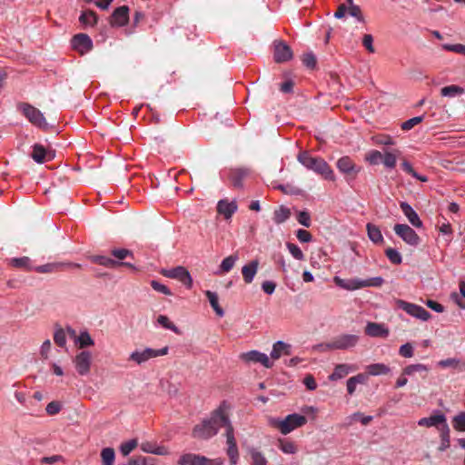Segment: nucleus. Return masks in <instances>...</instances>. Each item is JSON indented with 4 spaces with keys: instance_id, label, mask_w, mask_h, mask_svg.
I'll return each instance as SVG.
<instances>
[{
    "instance_id": "49530a36",
    "label": "nucleus",
    "mask_w": 465,
    "mask_h": 465,
    "mask_svg": "<svg viewBox=\"0 0 465 465\" xmlns=\"http://www.w3.org/2000/svg\"><path fill=\"white\" fill-rule=\"evenodd\" d=\"M385 254L387 258L391 261V262L393 264H401L402 262L401 253L393 248H387L385 251Z\"/></svg>"
},
{
    "instance_id": "de8ad7c7",
    "label": "nucleus",
    "mask_w": 465,
    "mask_h": 465,
    "mask_svg": "<svg viewBox=\"0 0 465 465\" xmlns=\"http://www.w3.org/2000/svg\"><path fill=\"white\" fill-rule=\"evenodd\" d=\"M138 445V441L135 439L130 440L121 444L120 450L124 456L130 454Z\"/></svg>"
},
{
    "instance_id": "39448f33",
    "label": "nucleus",
    "mask_w": 465,
    "mask_h": 465,
    "mask_svg": "<svg viewBox=\"0 0 465 465\" xmlns=\"http://www.w3.org/2000/svg\"><path fill=\"white\" fill-rule=\"evenodd\" d=\"M19 108L32 124L41 129L47 128V121L40 110L26 103L20 104Z\"/></svg>"
},
{
    "instance_id": "e433bc0d",
    "label": "nucleus",
    "mask_w": 465,
    "mask_h": 465,
    "mask_svg": "<svg viewBox=\"0 0 465 465\" xmlns=\"http://www.w3.org/2000/svg\"><path fill=\"white\" fill-rule=\"evenodd\" d=\"M464 89L459 85L451 84L440 89V94L446 97H455L464 94Z\"/></svg>"
},
{
    "instance_id": "c03bdc74",
    "label": "nucleus",
    "mask_w": 465,
    "mask_h": 465,
    "mask_svg": "<svg viewBox=\"0 0 465 465\" xmlns=\"http://www.w3.org/2000/svg\"><path fill=\"white\" fill-rule=\"evenodd\" d=\"M157 322L167 330H171L177 334L180 333L179 329L165 315H159L157 318Z\"/></svg>"
},
{
    "instance_id": "5701e85b",
    "label": "nucleus",
    "mask_w": 465,
    "mask_h": 465,
    "mask_svg": "<svg viewBox=\"0 0 465 465\" xmlns=\"http://www.w3.org/2000/svg\"><path fill=\"white\" fill-rule=\"evenodd\" d=\"M258 268V260H252L242 268V274L245 283L249 284L253 281L254 276L257 273Z\"/></svg>"
},
{
    "instance_id": "473e14b6",
    "label": "nucleus",
    "mask_w": 465,
    "mask_h": 465,
    "mask_svg": "<svg viewBox=\"0 0 465 465\" xmlns=\"http://www.w3.org/2000/svg\"><path fill=\"white\" fill-rule=\"evenodd\" d=\"M74 343L79 349H84L89 346H93L94 344V341L89 332L84 331L78 335Z\"/></svg>"
},
{
    "instance_id": "774afa93",
    "label": "nucleus",
    "mask_w": 465,
    "mask_h": 465,
    "mask_svg": "<svg viewBox=\"0 0 465 465\" xmlns=\"http://www.w3.org/2000/svg\"><path fill=\"white\" fill-rule=\"evenodd\" d=\"M61 410V404L57 401H51L47 404L45 411L49 415L57 414Z\"/></svg>"
},
{
    "instance_id": "338daca9",
    "label": "nucleus",
    "mask_w": 465,
    "mask_h": 465,
    "mask_svg": "<svg viewBox=\"0 0 465 465\" xmlns=\"http://www.w3.org/2000/svg\"><path fill=\"white\" fill-rule=\"evenodd\" d=\"M381 159L382 153L379 151H371L367 157V160L371 164H378L380 162H381Z\"/></svg>"
},
{
    "instance_id": "7ed1b4c3",
    "label": "nucleus",
    "mask_w": 465,
    "mask_h": 465,
    "mask_svg": "<svg viewBox=\"0 0 465 465\" xmlns=\"http://www.w3.org/2000/svg\"><path fill=\"white\" fill-rule=\"evenodd\" d=\"M334 282L338 286L344 290L354 291L364 287H381L383 284L384 280L381 277H373L367 280H361L358 278L344 280L335 277Z\"/></svg>"
},
{
    "instance_id": "cd10ccee",
    "label": "nucleus",
    "mask_w": 465,
    "mask_h": 465,
    "mask_svg": "<svg viewBox=\"0 0 465 465\" xmlns=\"http://www.w3.org/2000/svg\"><path fill=\"white\" fill-rule=\"evenodd\" d=\"M249 175V170L246 168L233 169L230 173V179L234 187H242V181Z\"/></svg>"
},
{
    "instance_id": "f257e3e1",
    "label": "nucleus",
    "mask_w": 465,
    "mask_h": 465,
    "mask_svg": "<svg viewBox=\"0 0 465 465\" xmlns=\"http://www.w3.org/2000/svg\"><path fill=\"white\" fill-rule=\"evenodd\" d=\"M228 426H232L229 418L220 408L212 413L210 419L195 425L192 435L195 439L208 440L216 435L220 428L225 427L228 430Z\"/></svg>"
},
{
    "instance_id": "9b49d317",
    "label": "nucleus",
    "mask_w": 465,
    "mask_h": 465,
    "mask_svg": "<svg viewBox=\"0 0 465 465\" xmlns=\"http://www.w3.org/2000/svg\"><path fill=\"white\" fill-rule=\"evenodd\" d=\"M395 233L401 237L406 243L411 246L420 244V238L416 232L407 224L397 223L393 228Z\"/></svg>"
},
{
    "instance_id": "a19ab883",
    "label": "nucleus",
    "mask_w": 465,
    "mask_h": 465,
    "mask_svg": "<svg viewBox=\"0 0 465 465\" xmlns=\"http://www.w3.org/2000/svg\"><path fill=\"white\" fill-rule=\"evenodd\" d=\"M114 457L115 454L113 448H104L101 451L103 465H114Z\"/></svg>"
},
{
    "instance_id": "0eeeda50",
    "label": "nucleus",
    "mask_w": 465,
    "mask_h": 465,
    "mask_svg": "<svg viewBox=\"0 0 465 465\" xmlns=\"http://www.w3.org/2000/svg\"><path fill=\"white\" fill-rule=\"evenodd\" d=\"M161 274L170 279L178 280L188 289H191L193 286L191 274L183 266H177L172 269H163L161 271Z\"/></svg>"
},
{
    "instance_id": "72a5a7b5",
    "label": "nucleus",
    "mask_w": 465,
    "mask_h": 465,
    "mask_svg": "<svg viewBox=\"0 0 465 465\" xmlns=\"http://www.w3.org/2000/svg\"><path fill=\"white\" fill-rule=\"evenodd\" d=\"M291 216V211L289 208L280 206L273 213V221L275 223L280 224L287 221Z\"/></svg>"
},
{
    "instance_id": "c9c22d12",
    "label": "nucleus",
    "mask_w": 465,
    "mask_h": 465,
    "mask_svg": "<svg viewBox=\"0 0 465 465\" xmlns=\"http://www.w3.org/2000/svg\"><path fill=\"white\" fill-rule=\"evenodd\" d=\"M98 17L96 14L92 10L82 12L79 21L84 25L94 26L96 25Z\"/></svg>"
},
{
    "instance_id": "a211bd4d",
    "label": "nucleus",
    "mask_w": 465,
    "mask_h": 465,
    "mask_svg": "<svg viewBox=\"0 0 465 465\" xmlns=\"http://www.w3.org/2000/svg\"><path fill=\"white\" fill-rule=\"evenodd\" d=\"M240 358L246 362H260L266 368H271L272 366V362L270 361L269 357L265 353L258 351H251L242 353Z\"/></svg>"
},
{
    "instance_id": "7c9ffc66",
    "label": "nucleus",
    "mask_w": 465,
    "mask_h": 465,
    "mask_svg": "<svg viewBox=\"0 0 465 465\" xmlns=\"http://www.w3.org/2000/svg\"><path fill=\"white\" fill-rule=\"evenodd\" d=\"M204 293L216 314L220 317H223L224 315V311L219 305V299L217 293L212 291H205Z\"/></svg>"
},
{
    "instance_id": "a18cd8bd",
    "label": "nucleus",
    "mask_w": 465,
    "mask_h": 465,
    "mask_svg": "<svg viewBox=\"0 0 465 465\" xmlns=\"http://www.w3.org/2000/svg\"><path fill=\"white\" fill-rule=\"evenodd\" d=\"M54 343L57 346H59L61 348L65 347V344H66V333H65V331L63 328H57L55 330V332L54 334Z\"/></svg>"
},
{
    "instance_id": "f3484780",
    "label": "nucleus",
    "mask_w": 465,
    "mask_h": 465,
    "mask_svg": "<svg viewBox=\"0 0 465 465\" xmlns=\"http://www.w3.org/2000/svg\"><path fill=\"white\" fill-rule=\"evenodd\" d=\"M292 51L287 44L282 41L274 43L273 57L276 63L288 62L292 58Z\"/></svg>"
},
{
    "instance_id": "37998d69",
    "label": "nucleus",
    "mask_w": 465,
    "mask_h": 465,
    "mask_svg": "<svg viewBox=\"0 0 465 465\" xmlns=\"http://www.w3.org/2000/svg\"><path fill=\"white\" fill-rule=\"evenodd\" d=\"M280 450L286 454H293L297 451L296 445L290 440H279Z\"/></svg>"
},
{
    "instance_id": "2eb2a0df",
    "label": "nucleus",
    "mask_w": 465,
    "mask_h": 465,
    "mask_svg": "<svg viewBox=\"0 0 465 465\" xmlns=\"http://www.w3.org/2000/svg\"><path fill=\"white\" fill-rule=\"evenodd\" d=\"M337 168L347 179H354L360 171V168L353 163L349 156H343L337 161Z\"/></svg>"
},
{
    "instance_id": "f03ea898",
    "label": "nucleus",
    "mask_w": 465,
    "mask_h": 465,
    "mask_svg": "<svg viewBox=\"0 0 465 465\" xmlns=\"http://www.w3.org/2000/svg\"><path fill=\"white\" fill-rule=\"evenodd\" d=\"M297 158L298 161L307 169L312 170L316 173L322 175L326 180H335L332 169L322 158L313 157L306 151L300 153Z\"/></svg>"
},
{
    "instance_id": "4468645a",
    "label": "nucleus",
    "mask_w": 465,
    "mask_h": 465,
    "mask_svg": "<svg viewBox=\"0 0 465 465\" xmlns=\"http://www.w3.org/2000/svg\"><path fill=\"white\" fill-rule=\"evenodd\" d=\"M77 372L82 375H87L90 372L92 364V353L88 351H82L73 360Z\"/></svg>"
},
{
    "instance_id": "1a4fd4ad",
    "label": "nucleus",
    "mask_w": 465,
    "mask_h": 465,
    "mask_svg": "<svg viewBox=\"0 0 465 465\" xmlns=\"http://www.w3.org/2000/svg\"><path fill=\"white\" fill-rule=\"evenodd\" d=\"M179 463L181 465H221L223 463V460L220 458L211 460L205 456L186 453L181 456Z\"/></svg>"
},
{
    "instance_id": "6e6d98bb",
    "label": "nucleus",
    "mask_w": 465,
    "mask_h": 465,
    "mask_svg": "<svg viewBox=\"0 0 465 465\" xmlns=\"http://www.w3.org/2000/svg\"><path fill=\"white\" fill-rule=\"evenodd\" d=\"M151 286L154 291H156L158 292H161L165 295H172V292L167 286H165L164 284H162L161 282H159L155 280H153L151 282Z\"/></svg>"
},
{
    "instance_id": "ea45409f",
    "label": "nucleus",
    "mask_w": 465,
    "mask_h": 465,
    "mask_svg": "<svg viewBox=\"0 0 465 465\" xmlns=\"http://www.w3.org/2000/svg\"><path fill=\"white\" fill-rule=\"evenodd\" d=\"M237 260L238 255L236 254H232L224 258L220 265V270L222 271V272H229L233 268Z\"/></svg>"
},
{
    "instance_id": "4c0bfd02",
    "label": "nucleus",
    "mask_w": 465,
    "mask_h": 465,
    "mask_svg": "<svg viewBox=\"0 0 465 465\" xmlns=\"http://www.w3.org/2000/svg\"><path fill=\"white\" fill-rule=\"evenodd\" d=\"M9 264L15 268H22L26 271L34 270V267L30 265V259L27 256L20 257V258H12L9 261Z\"/></svg>"
},
{
    "instance_id": "79ce46f5",
    "label": "nucleus",
    "mask_w": 465,
    "mask_h": 465,
    "mask_svg": "<svg viewBox=\"0 0 465 465\" xmlns=\"http://www.w3.org/2000/svg\"><path fill=\"white\" fill-rule=\"evenodd\" d=\"M438 366L442 369L451 368L459 372L460 359L459 358H448L438 361Z\"/></svg>"
},
{
    "instance_id": "b1692460",
    "label": "nucleus",
    "mask_w": 465,
    "mask_h": 465,
    "mask_svg": "<svg viewBox=\"0 0 465 465\" xmlns=\"http://www.w3.org/2000/svg\"><path fill=\"white\" fill-rule=\"evenodd\" d=\"M365 333L371 337H387L389 330L383 324L368 322L365 327Z\"/></svg>"
},
{
    "instance_id": "4be33fe9",
    "label": "nucleus",
    "mask_w": 465,
    "mask_h": 465,
    "mask_svg": "<svg viewBox=\"0 0 465 465\" xmlns=\"http://www.w3.org/2000/svg\"><path fill=\"white\" fill-rule=\"evenodd\" d=\"M357 368L354 365L346 363L335 366L333 372L329 376L330 381H337L346 377L349 373L355 371Z\"/></svg>"
},
{
    "instance_id": "0e129e2a",
    "label": "nucleus",
    "mask_w": 465,
    "mask_h": 465,
    "mask_svg": "<svg viewBox=\"0 0 465 465\" xmlns=\"http://www.w3.org/2000/svg\"><path fill=\"white\" fill-rule=\"evenodd\" d=\"M296 237L302 242H309L312 241V234H311V232L306 231V230H303V229H299L296 232Z\"/></svg>"
},
{
    "instance_id": "58836bf2",
    "label": "nucleus",
    "mask_w": 465,
    "mask_h": 465,
    "mask_svg": "<svg viewBox=\"0 0 465 465\" xmlns=\"http://www.w3.org/2000/svg\"><path fill=\"white\" fill-rule=\"evenodd\" d=\"M368 374L367 375H381L388 374L390 372V368L383 363H373L367 366Z\"/></svg>"
},
{
    "instance_id": "e2e57ef3",
    "label": "nucleus",
    "mask_w": 465,
    "mask_h": 465,
    "mask_svg": "<svg viewBox=\"0 0 465 465\" xmlns=\"http://www.w3.org/2000/svg\"><path fill=\"white\" fill-rule=\"evenodd\" d=\"M438 430H440V440H450V430L447 423V420L445 422H442L440 426L438 428Z\"/></svg>"
},
{
    "instance_id": "9d476101",
    "label": "nucleus",
    "mask_w": 465,
    "mask_h": 465,
    "mask_svg": "<svg viewBox=\"0 0 465 465\" xmlns=\"http://www.w3.org/2000/svg\"><path fill=\"white\" fill-rule=\"evenodd\" d=\"M81 264L74 262H49L44 265L34 267V271L39 273H54L70 269H79Z\"/></svg>"
},
{
    "instance_id": "f8f14e48",
    "label": "nucleus",
    "mask_w": 465,
    "mask_h": 465,
    "mask_svg": "<svg viewBox=\"0 0 465 465\" xmlns=\"http://www.w3.org/2000/svg\"><path fill=\"white\" fill-rule=\"evenodd\" d=\"M71 46L81 55H84L93 49L94 45L88 35L80 33L73 36Z\"/></svg>"
},
{
    "instance_id": "3c124183",
    "label": "nucleus",
    "mask_w": 465,
    "mask_h": 465,
    "mask_svg": "<svg viewBox=\"0 0 465 465\" xmlns=\"http://www.w3.org/2000/svg\"><path fill=\"white\" fill-rule=\"evenodd\" d=\"M348 13L350 15L355 17L359 22L365 23L364 16L359 5H354L351 6H348Z\"/></svg>"
},
{
    "instance_id": "c85d7f7f",
    "label": "nucleus",
    "mask_w": 465,
    "mask_h": 465,
    "mask_svg": "<svg viewBox=\"0 0 465 465\" xmlns=\"http://www.w3.org/2000/svg\"><path fill=\"white\" fill-rule=\"evenodd\" d=\"M290 348L291 346L283 341H279L275 342L271 352V358L277 360L282 356V354L290 355Z\"/></svg>"
},
{
    "instance_id": "393cba45",
    "label": "nucleus",
    "mask_w": 465,
    "mask_h": 465,
    "mask_svg": "<svg viewBox=\"0 0 465 465\" xmlns=\"http://www.w3.org/2000/svg\"><path fill=\"white\" fill-rule=\"evenodd\" d=\"M31 156L36 163H41L53 159L54 154L51 152H47L43 145L36 143L33 147Z\"/></svg>"
},
{
    "instance_id": "423d86ee",
    "label": "nucleus",
    "mask_w": 465,
    "mask_h": 465,
    "mask_svg": "<svg viewBox=\"0 0 465 465\" xmlns=\"http://www.w3.org/2000/svg\"><path fill=\"white\" fill-rule=\"evenodd\" d=\"M395 304L398 309H401L409 315L421 321H428L430 318V313L420 305L411 303L401 299L395 300Z\"/></svg>"
},
{
    "instance_id": "bb28decb",
    "label": "nucleus",
    "mask_w": 465,
    "mask_h": 465,
    "mask_svg": "<svg viewBox=\"0 0 465 465\" xmlns=\"http://www.w3.org/2000/svg\"><path fill=\"white\" fill-rule=\"evenodd\" d=\"M368 381V375L365 373H359L353 377H351L347 380L346 387L347 392L350 395L354 394L356 391V386L358 384H365Z\"/></svg>"
},
{
    "instance_id": "052dcab7",
    "label": "nucleus",
    "mask_w": 465,
    "mask_h": 465,
    "mask_svg": "<svg viewBox=\"0 0 465 465\" xmlns=\"http://www.w3.org/2000/svg\"><path fill=\"white\" fill-rule=\"evenodd\" d=\"M112 255L116 259L122 261L128 256H133V252L127 249H114L112 250Z\"/></svg>"
},
{
    "instance_id": "f704fd0d",
    "label": "nucleus",
    "mask_w": 465,
    "mask_h": 465,
    "mask_svg": "<svg viewBox=\"0 0 465 465\" xmlns=\"http://www.w3.org/2000/svg\"><path fill=\"white\" fill-rule=\"evenodd\" d=\"M91 261L99 265H103L108 268H115L118 266L120 262L114 261L109 257L103 255H94L91 257Z\"/></svg>"
},
{
    "instance_id": "aec40b11",
    "label": "nucleus",
    "mask_w": 465,
    "mask_h": 465,
    "mask_svg": "<svg viewBox=\"0 0 465 465\" xmlns=\"http://www.w3.org/2000/svg\"><path fill=\"white\" fill-rule=\"evenodd\" d=\"M237 209L238 206L236 202H229L227 199L220 200L216 206L217 213L223 215L226 220L230 219Z\"/></svg>"
},
{
    "instance_id": "13d9d810",
    "label": "nucleus",
    "mask_w": 465,
    "mask_h": 465,
    "mask_svg": "<svg viewBox=\"0 0 465 465\" xmlns=\"http://www.w3.org/2000/svg\"><path fill=\"white\" fill-rule=\"evenodd\" d=\"M381 162L389 168H393L396 165V156L391 153L382 154Z\"/></svg>"
},
{
    "instance_id": "6e6552de",
    "label": "nucleus",
    "mask_w": 465,
    "mask_h": 465,
    "mask_svg": "<svg viewBox=\"0 0 465 465\" xmlns=\"http://www.w3.org/2000/svg\"><path fill=\"white\" fill-rule=\"evenodd\" d=\"M168 352V347H164L160 350H154L151 348H146L143 351H133L129 356V361H133L136 362L137 364H142L150 359L158 357V356H163L167 354Z\"/></svg>"
},
{
    "instance_id": "ddd939ff",
    "label": "nucleus",
    "mask_w": 465,
    "mask_h": 465,
    "mask_svg": "<svg viewBox=\"0 0 465 465\" xmlns=\"http://www.w3.org/2000/svg\"><path fill=\"white\" fill-rule=\"evenodd\" d=\"M358 336L353 334H343L336 337L331 342L326 344L330 350H346L354 347L358 342Z\"/></svg>"
},
{
    "instance_id": "2f4dec72",
    "label": "nucleus",
    "mask_w": 465,
    "mask_h": 465,
    "mask_svg": "<svg viewBox=\"0 0 465 465\" xmlns=\"http://www.w3.org/2000/svg\"><path fill=\"white\" fill-rule=\"evenodd\" d=\"M367 232L370 240L374 243H380L383 242V237L380 228L372 223H367Z\"/></svg>"
},
{
    "instance_id": "8fccbe9b",
    "label": "nucleus",
    "mask_w": 465,
    "mask_h": 465,
    "mask_svg": "<svg viewBox=\"0 0 465 465\" xmlns=\"http://www.w3.org/2000/svg\"><path fill=\"white\" fill-rule=\"evenodd\" d=\"M424 119V116H416L411 119H409L401 124V129L403 131H409L412 129L415 125L420 124Z\"/></svg>"
},
{
    "instance_id": "4d7b16f0",
    "label": "nucleus",
    "mask_w": 465,
    "mask_h": 465,
    "mask_svg": "<svg viewBox=\"0 0 465 465\" xmlns=\"http://www.w3.org/2000/svg\"><path fill=\"white\" fill-rule=\"evenodd\" d=\"M302 61L303 64L309 68H314L317 62L315 55L312 52L304 54Z\"/></svg>"
},
{
    "instance_id": "20e7f679",
    "label": "nucleus",
    "mask_w": 465,
    "mask_h": 465,
    "mask_svg": "<svg viewBox=\"0 0 465 465\" xmlns=\"http://www.w3.org/2000/svg\"><path fill=\"white\" fill-rule=\"evenodd\" d=\"M307 422L305 416L293 413L285 417L283 420H272L271 424L277 428L282 434L286 435L293 430L303 426Z\"/></svg>"
},
{
    "instance_id": "a878e982",
    "label": "nucleus",
    "mask_w": 465,
    "mask_h": 465,
    "mask_svg": "<svg viewBox=\"0 0 465 465\" xmlns=\"http://www.w3.org/2000/svg\"><path fill=\"white\" fill-rule=\"evenodd\" d=\"M446 421V416L442 413H437L430 417L421 418L418 421L419 426L422 427H436L437 429L442 422Z\"/></svg>"
},
{
    "instance_id": "680f3d73",
    "label": "nucleus",
    "mask_w": 465,
    "mask_h": 465,
    "mask_svg": "<svg viewBox=\"0 0 465 465\" xmlns=\"http://www.w3.org/2000/svg\"><path fill=\"white\" fill-rule=\"evenodd\" d=\"M297 221L299 223H301L302 225H303L305 227L311 226V216H310L309 213H307L305 211L299 212V213L297 215Z\"/></svg>"
},
{
    "instance_id": "5fc2aeb1",
    "label": "nucleus",
    "mask_w": 465,
    "mask_h": 465,
    "mask_svg": "<svg viewBox=\"0 0 465 465\" xmlns=\"http://www.w3.org/2000/svg\"><path fill=\"white\" fill-rule=\"evenodd\" d=\"M441 47H442V49H444L446 51L465 54V45H461V44H456V45L444 44L441 45Z\"/></svg>"
},
{
    "instance_id": "412c9836",
    "label": "nucleus",
    "mask_w": 465,
    "mask_h": 465,
    "mask_svg": "<svg viewBox=\"0 0 465 465\" xmlns=\"http://www.w3.org/2000/svg\"><path fill=\"white\" fill-rule=\"evenodd\" d=\"M400 207L407 217L409 222L417 228H420L422 226V222L420 221L417 213L412 209V207L406 202H401Z\"/></svg>"
},
{
    "instance_id": "09e8293b",
    "label": "nucleus",
    "mask_w": 465,
    "mask_h": 465,
    "mask_svg": "<svg viewBox=\"0 0 465 465\" xmlns=\"http://www.w3.org/2000/svg\"><path fill=\"white\" fill-rule=\"evenodd\" d=\"M286 247L289 250L290 253L299 261L304 260V254L300 249V247L294 243L287 242Z\"/></svg>"
},
{
    "instance_id": "864d4df0",
    "label": "nucleus",
    "mask_w": 465,
    "mask_h": 465,
    "mask_svg": "<svg viewBox=\"0 0 465 465\" xmlns=\"http://www.w3.org/2000/svg\"><path fill=\"white\" fill-rule=\"evenodd\" d=\"M399 354L404 358H411L414 354V349L411 343L407 342L399 349Z\"/></svg>"
},
{
    "instance_id": "c756f323",
    "label": "nucleus",
    "mask_w": 465,
    "mask_h": 465,
    "mask_svg": "<svg viewBox=\"0 0 465 465\" xmlns=\"http://www.w3.org/2000/svg\"><path fill=\"white\" fill-rule=\"evenodd\" d=\"M428 371H429V368L426 365L421 364V363H417V364H410V365L406 366L402 370V374L408 375V376H412L415 373L427 374ZM422 377L426 378V375H423Z\"/></svg>"
},
{
    "instance_id": "6ab92c4d",
    "label": "nucleus",
    "mask_w": 465,
    "mask_h": 465,
    "mask_svg": "<svg viewBox=\"0 0 465 465\" xmlns=\"http://www.w3.org/2000/svg\"><path fill=\"white\" fill-rule=\"evenodd\" d=\"M129 21V8L126 5L117 7L112 14L110 24L113 26H124Z\"/></svg>"
},
{
    "instance_id": "69168bd1",
    "label": "nucleus",
    "mask_w": 465,
    "mask_h": 465,
    "mask_svg": "<svg viewBox=\"0 0 465 465\" xmlns=\"http://www.w3.org/2000/svg\"><path fill=\"white\" fill-rule=\"evenodd\" d=\"M372 43H373L372 35H364V36L362 38V45L371 54H373L375 52Z\"/></svg>"
},
{
    "instance_id": "dca6fc26",
    "label": "nucleus",
    "mask_w": 465,
    "mask_h": 465,
    "mask_svg": "<svg viewBox=\"0 0 465 465\" xmlns=\"http://www.w3.org/2000/svg\"><path fill=\"white\" fill-rule=\"evenodd\" d=\"M225 436L228 444L227 454L229 456L230 462L232 465H235L239 459V452L236 444V440L234 438L232 426H228V430H226Z\"/></svg>"
},
{
    "instance_id": "603ef678",
    "label": "nucleus",
    "mask_w": 465,
    "mask_h": 465,
    "mask_svg": "<svg viewBox=\"0 0 465 465\" xmlns=\"http://www.w3.org/2000/svg\"><path fill=\"white\" fill-rule=\"evenodd\" d=\"M252 465H266L267 460L265 457L257 450L251 451Z\"/></svg>"
},
{
    "instance_id": "bf43d9fd",
    "label": "nucleus",
    "mask_w": 465,
    "mask_h": 465,
    "mask_svg": "<svg viewBox=\"0 0 465 465\" xmlns=\"http://www.w3.org/2000/svg\"><path fill=\"white\" fill-rule=\"evenodd\" d=\"M152 458L138 457L133 458L129 460L128 465H154Z\"/></svg>"
}]
</instances>
